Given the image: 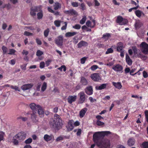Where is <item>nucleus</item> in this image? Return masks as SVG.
<instances>
[{
  "mask_svg": "<svg viewBox=\"0 0 148 148\" xmlns=\"http://www.w3.org/2000/svg\"><path fill=\"white\" fill-rule=\"evenodd\" d=\"M102 133L104 135H108L111 133L109 131L96 132L93 136V141L99 148H110L111 143L109 140L104 139L101 140L102 137Z\"/></svg>",
  "mask_w": 148,
  "mask_h": 148,
  "instance_id": "nucleus-1",
  "label": "nucleus"
},
{
  "mask_svg": "<svg viewBox=\"0 0 148 148\" xmlns=\"http://www.w3.org/2000/svg\"><path fill=\"white\" fill-rule=\"evenodd\" d=\"M51 127L56 130H59L62 127V123L59 115L56 114L54 116V119L50 123Z\"/></svg>",
  "mask_w": 148,
  "mask_h": 148,
  "instance_id": "nucleus-2",
  "label": "nucleus"
},
{
  "mask_svg": "<svg viewBox=\"0 0 148 148\" xmlns=\"http://www.w3.org/2000/svg\"><path fill=\"white\" fill-rule=\"evenodd\" d=\"M41 9H42V6L41 5L32 7L30 9V15L32 16H35L36 15V12L41 10Z\"/></svg>",
  "mask_w": 148,
  "mask_h": 148,
  "instance_id": "nucleus-3",
  "label": "nucleus"
},
{
  "mask_svg": "<svg viewBox=\"0 0 148 148\" xmlns=\"http://www.w3.org/2000/svg\"><path fill=\"white\" fill-rule=\"evenodd\" d=\"M140 46L143 53L145 54H148V44L143 42L140 44Z\"/></svg>",
  "mask_w": 148,
  "mask_h": 148,
  "instance_id": "nucleus-4",
  "label": "nucleus"
},
{
  "mask_svg": "<svg viewBox=\"0 0 148 148\" xmlns=\"http://www.w3.org/2000/svg\"><path fill=\"white\" fill-rule=\"evenodd\" d=\"M116 21L120 25H123L126 24L128 23L127 19L123 18L121 16L117 17Z\"/></svg>",
  "mask_w": 148,
  "mask_h": 148,
  "instance_id": "nucleus-5",
  "label": "nucleus"
},
{
  "mask_svg": "<svg viewBox=\"0 0 148 148\" xmlns=\"http://www.w3.org/2000/svg\"><path fill=\"white\" fill-rule=\"evenodd\" d=\"M26 134L24 132H20L15 136V137L17 138L19 141H21L25 138Z\"/></svg>",
  "mask_w": 148,
  "mask_h": 148,
  "instance_id": "nucleus-6",
  "label": "nucleus"
},
{
  "mask_svg": "<svg viewBox=\"0 0 148 148\" xmlns=\"http://www.w3.org/2000/svg\"><path fill=\"white\" fill-rule=\"evenodd\" d=\"M79 97V103H84L86 99V95L83 92H80L78 94Z\"/></svg>",
  "mask_w": 148,
  "mask_h": 148,
  "instance_id": "nucleus-7",
  "label": "nucleus"
},
{
  "mask_svg": "<svg viewBox=\"0 0 148 148\" xmlns=\"http://www.w3.org/2000/svg\"><path fill=\"white\" fill-rule=\"evenodd\" d=\"M55 42L58 46H61L63 42V36L62 35L58 36L57 39L55 40Z\"/></svg>",
  "mask_w": 148,
  "mask_h": 148,
  "instance_id": "nucleus-8",
  "label": "nucleus"
},
{
  "mask_svg": "<svg viewBox=\"0 0 148 148\" xmlns=\"http://www.w3.org/2000/svg\"><path fill=\"white\" fill-rule=\"evenodd\" d=\"M112 69L117 72L122 73L123 72V67L122 66L119 64L114 65Z\"/></svg>",
  "mask_w": 148,
  "mask_h": 148,
  "instance_id": "nucleus-9",
  "label": "nucleus"
},
{
  "mask_svg": "<svg viewBox=\"0 0 148 148\" xmlns=\"http://www.w3.org/2000/svg\"><path fill=\"white\" fill-rule=\"evenodd\" d=\"M132 49L135 57H142V55L141 52L139 49H137L136 47L135 46L133 47Z\"/></svg>",
  "mask_w": 148,
  "mask_h": 148,
  "instance_id": "nucleus-10",
  "label": "nucleus"
},
{
  "mask_svg": "<svg viewBox=\"0 0 148 148\" xmlns=\"http://www.w3.org/2000/svg\"><path fill=\"white\" fill-rule=\"evenodd\" d=\"M43 138L44 140L47 142L53 141L54 139V137L52 134L50 135L47 134H45Z\"/></svg>",
  "mask_w": 148,
  "mask_h": 148,
  "instance_id": "nucleus-11",
  "label": "nucleus"
},
{
  "mask_svg": "<svg viewBox=\"0 0 148 148\" xmlns=\"http://www.w3.org/2000/svg\"><path fill=\"white\" fill-rule=\"evenodd\" d=\"M32 83L27 84L23 85L21 87V89L23 90H25L30 89L33 86Z\"/></svg>",
  "mask_w": 148,
  "mask_h": 148,
  "instance_id": "nucleus-12",
  "label": "nucleus"
},
{
  "mask_svg": "<svg viewBox=\"0 0 148 148\" xmlns=\"http://www.w3.org/2000/svg\"><path fill=\"white\" fill-rule=\"evenodd\" d=\"M74 121L72 120H70L68 123V125L66 126V128L68 131L72 130L73 128Z\"/></svg>",
  "mask_w": 148,
  "mask_h": 148,
  "instance_id": "nucleus-13",
  "label": "nucleus"
},
{
  "mask_svg": "<svg viewBox=\"0 0 148 148\" xmlns=\"http://www.w3.org/2000/svg\"><path fill=\"white\" fill-rule=\"evenodd\" d=\"M91 79L94 81H98L100 79V77L99 74L97 73L92 74L90 76Z\"/></svg>",
  "mask_w": 148,
  "mask_h": 148,
  "instance_id": "nucleus-14",
  "label": "nucleus"
},
{
  "mask_svg": "<svg viewBox=\"0 0 148 148\" xmlns=\"http://www.w3.org/2000/svg\"><path fill=\"white\" fill-rule=\"evenodd\" d=\"M40 106L39 105H36L34 103H32L29 105V106L31 109L33 111V112H35V111L36 110H37Z\"/></svg>",
  "mask_w": 148,
  "mask_h": 148,
  "instance_id": "nucleus-15",
  "label": "nucleus"
},
{
  "mask_svg": "<svg viewBox=\"0 0 148 148\" xmlns=\"http://www.w3.org/2000/svg\"><path fill=\"white\" fill-rule=\"evenodd\" d=\"M86 93L88 95H90L93 93L92 88L91 86H88L85 89Z\"/></svg>",
  "mask_w": 148,
  "mask_h": 148,
  "instance_id": "nucleus-16",
  "label": "nucleus"
},
{
  "mask_svg": "<svg viewBox=\"0 0 148 148\" xmlns=\"http://www.w3.org/2000/svg\"><path fill=\"white\" fill-rule=\"evenodd\" d=\"M66 14H68L70 15H75L77 16V12L74 10L72 9L66 11L65 12Z\"/></svg>",
  "mask_w": 148,
  "mask_h": 148,
  "instance_id": "nucleus-17",
  "label": "nucleus"
},
{
  "mask_svg": "<svg viewBox=\"0 0 148 148\" xmlns=\"http://www.w3.org/2000/svg\"><path fill=\"white\" fill-rule=\"evenodd\" d=\"M31 118L34 122L36 123L38 121V118L36 114V112H33L31 115Z\"/></svg>",
  "mask_w": 148,
  "mask_h": 148,
  "instance_id": "nucleus-18",
  "label": "nucleus"
},
{
  "mask_svg": "<svg viewBox=\"0 0 148 148\" xmlns=\"http://www.w3.org/2000/svg\"><path fill=\"white\" fill-rule=\"evenodd\" d=\"M77 98V96L75 95L74 96H69L68 97L67 100L68 102L71 103L75 101Z\"/></svg>",
  "mask_w": 148,
  "mask_h": 148,
  "instance_id": "nucleus-19",
  "label": "nucleus"
},
{
  "mask_svg": "<svg viewBox=\"0 0 148 148\" xmlns=\"http://www.w3.org/2000/svg\"><path fill=\"white\" fill-rule=\"evenodd\" d=\"M135 143V140L134 138H129L127 141V145L130 147L133 146Z\"/></svg>",
  "mask_w": 148,
  "mask_h": 148,
  "instance_id": "nucleus-20",
  "label": "nucleus"
},
{
  "mask_svg": "<svg viewBox=\"0 0 148 148\" xmlns=\"http://www.w3.org/2000/svg\"><path fill=\"white\" fill-rule=\"evenodd\" d=\"M95 21L94 20L92 21V22H91L90 21H88L86 23V25L87 26L91 28L93 27L95 25Z\"/></svg>",
  "mask_w": 148,
  "mask_h": 148,
  "instance_id": "nucleus-21",
  "label": "nucleus"
},
{
  "mask_svg": "<svg viewBox=\"0 0 148 148\" xmlns=\"http://www.w3.org/2000/svg\"><path fill=\"white\" fill-rule=\"evenodd\" d=\"M38 110V113L40 117H42L44 115V111L42 108L40 106L37 110Z\"/></svg>",
  "mask_w": 148,
  "mask_h": 148,
  "instance_id": "nucleus-22",
  "label": "nucleus"
},
{
  "mask_svg": "<svg viewBox=\"0 0 148 148\" xmlns=\"http://www.w3.org/2000/svg\"><path fill=\"white\" fill-rule=\"evenodd\" d=\"M87 110V109L85 108L82 109L79 112V116L80 118H82L85 115Z\"/></svg>",
  "mask_w": 148,
  "mask_h": 148,
  "instance_id": "nucleus-23",
  "label": "nucleus"
},
{
  "mask_svg": "<svg viewBox=\"0 0 148 148\" xmlns=\"http://www.w3.org/2000/svg\"><path fill=\"white\" fill-rule=\"evenodd\" d=\"M88 45L87 42L83 41H80L78 44L77 46L78 48H81L82 47H85Z\"/></svg>",
  "mask_w": 148,
  "mask_h": 148,
  "instance_id": "nucleus-24",
  "label": "nucleus"
},
{
  "mask_svg": "<svg viewBox=\"0 0 148 148\" xmlns=\"http://www.w3.org/2000/svg\"><path fill=\"white\" fill-rule=\"evenodd\" d=\"M112 84L117 88L120 89L122 87V85L121 83L120 82H112Z\"/></svg>",
  "mask_w": 148,
  "mask_h": 148,
  "instance_id": "nucleus-25",
  "label": "nucleus"
},
{
  "mask_svg": "<svg viewBox=\"0 0 148 148\" xmlns=\"http://www.w3.org/2000/svg\"><path fill=\"white\" fill-rule=\"evenodd\" d=\"M107 84H103L101 85L100 86H96L95 88L97 90H101L105 88L107 85Z\"/></svg>",
  "mask_w": 148,
  "mask_h": 148,
  "instance_id": "nucleus-26",
  "label": "nucleus"
},
{
  "mask_svg": "<svg viewBox=\"0 0 148 148\" xmlns=\"http://www.w3.org/2000/svg\"><path fill=\"white\" fill-rule=\"evenodd\" d=\"M81 83L83 85H86L88 84V81L86 79L83 77H81V80L80 81Z\"/></svg>",
  "mask_w": 148,
  "mask_h": 148,
  "instance_id": "nucleus-27",
  "label": "nucleus"
},
{
  "mask_svg": "<svg viewBox=\"0 0 148 148\" xmlns=\"http://www.w3.org/2000/svg\"><path fill=\"white\" fill-rule=\"evenodd\" d=\"M77 34V32H67L65 34V36L66 37H70L72 36H74L75 35Z\"/></svg>",
  "mask_w": 148,
  "mask_h": 148,
  "instance_id": "nucleus-28",
  "label": "nucleus"
},
{
  "mask_svg": "<svg viewBox=\"0 0 148 148\" xmlns=\"http://www.w3.org/2000/svg\"><path fill=\"white\" fill-rule=\"evenodd\" d=\"M47 83L45 82H43L41 87V92H43L45 91L47 89Z\"/></svg>",
  "mask_w": 148,
  "mask_h": 148,
  "instance_id": "nucleus-29",
  "label": "nucleus"
},
{
  "mask_svg": "<svg viewBox=\"0 0 148 148\" xmlns=\"http://www.w3.org/2000/svg\"><path fill=\"white\" fill-rule=\"evenodd\" d=\"M135 13L136 16L138 17H140L141 16L145 15L144 13L141 11L137 10L135 11Z\"/></svg>",
  "mask_w": 148,
  "mask_h": 148,
  "instance_id": "nucleus-30",
  "label": "nucleus"
},
{
  "mask_svg": "<svg viewBox=\"0 0 148 148\" xmlns=\"http://www.w3.org/2000/svg\"><path fill=\"white\" fill-rule=\"evenodd\" d=\"M126 60L128 65H130L132 64V60L127 54H126Z\"/></svg>",
  "mask_w": 148,
  "mask_h": 148,
  "instance_id": "nucleus-31",
  "label": "nucleus"
},
{
  "mask_svg": "<svg viewBox=\"0 0 148 148\" xmlns=\"http://www.w3.org/2000/svg\"><path fill=\"white\" fill-rule=\"evenodd\" d=\"M42 9H41V10L40 11H39V12H38L37 14V18L38 19H41L43 17V12L42 10Z\"/></svg>",
  "mask_w": 148,
  "mask_h": 148,
  "instance_id": "nucleus-32",
  "label": "nucleus"
},
{
  "mask_svg": "<svg viewBox=\"0 0 148 148\" xmlns=\"http://www.w3.org/2000/svg\"><path fill=\"white\" fill-rule=\"evenodd\" d=\"M123 46L121 42H119L117 48V50L119 52L122 51Z\"/></svg>",
  "mask_w": 148,
  "mask_h": 148,
  "instance_id": "nucleus-33",
  "label": "nucleus"
},
{
  "mask_svg": "<svg viewBox=\"0 0 148 148\" xmlns=\"http://www.w3.org/2000/svg\"><path fill=\"white\" fill-rule=\"evenodd\" d=\"M61 22L62 21H61L57 20L54 21V23L56 27H60Z\"/></svg>",
  "mask_w": 148,
  "mask_h": 148,
  "instance_id": "nucleus-34",
  "label": "nucleus"
},
{
  "mask_svg": "<svg viewBox=\"0 0 148 148\" xmlns=\"http://www.w3.org/2000/svg\"><path fill=\"white\" fill-rule=\"evenodd\" d=\"M61 4L58 3H55L53 5L54 9L55 10H57L61 8Z\"/></svg>",
  "mask_w": 148,
  "mask_h": 148,
  "instance_id": "nucleus-35",
  "label": "nucleus"
},
{
  "mask_svg": "<svg viewBox=\"0 0 148 148\" xmlns=\"http://www.w3.org/2000/svg\"><path fill=\"white\" fill-rule=\"evenodd\" d=\"M86 20V17L85 16H83L82 18L80 20L79 23L80 24L83 25L84 23Z\"/></svg>",
  "mask_w": 148,
  "mask_h": 148,
  "instance_id": "nucleus-36",
  "label": "nucleus"
},
{
  "mask_svg": "<svg viewBox=\"0 0 148 148\" xmlns=\"http://www.w3.org/2000/svg\"><path fill=\"white\" fill-rule=\"evenodd\" d=\"M19 140L17 139V138H15L14 136L13 138V142L14 145H17L18 144Z\"/></svg>",
  "mask_w": 148,
  "mask_h": 148,
  "instance_id": "nucleus-37",
  "label": "nucleus"
},
{
  "mask_svg": "<svg viewBox=\"0 0 148 148\" xmlns=\"http://www.w3.org/2000/svg\"><path fill=\"white\" fill-rule=\"evenodd\" d=\"M110 36V34L109 33H106L103 35V38L105 39L106 40H108L109 37Z\"/></svg>",
  "mask_w": 148,
  "mask_h": 148,
  "instance_id": "nucleus-38",
  "label": "nucleus"
},
{
  "mask_svg": "<svg viewBox=\"0 0 148 148\" xmlns=\"http://www.w3.org/2000/svg\"><path fill=\"white\" fill-rule=\"evenodd\" d=\"M49 29H48V28H47L46 30H45L44 31V36L45 37H46L48 36L49 34Z\"/></svg>",
  "mask_w": 148,
  "mask_h": 148,
  "instance_id": "nucleus-39",
  "label": "nucleus"
},
{
  "mask_svg": "<svg viewBox=\"0 0 148 148\" xmlns=\"http://www.w3.org/2000/svg\"><path fill=\"white\" fill-rule=\"evenodd\" d=\"M23 34L24 35L27 36H32L33 35V33L26 31H25L24 32Z\"/></svg>",
  "mask_w": 148,
  "mask_h": 148,
  "instance_id": "nucleus-40",
  "label": "nucleus"
},
{
  "mask_svg": "<svg viewBox=\"0 0 148 148\" xmlns=\"http://www.w3.org/2000/svg\"><path fill=\"white\" fill-rule=\"evenodd\" d=\"M17 119L18 120H21L23 121H26L27 119V118L25 117H23L21 116H20L18 117Z\"/></svg>",
  "mask_w": 148,
  "mask_h": 148,
  "instance_id": "nucleus-41",
  "label": "nucleus"
},
{
  "mask_svg": "<svg viewBox=\"0 0 148 148\" xmlns=\"http://www.w3.org/2000/svg\"><path fill=\"white\" fill-rule=\"evenodd\" d=\"M41 86V83H38L36 86V89L37 91H39L40 90V88Z\"/></svg>",
  "mask_w": 148,
  "mask_h": 148,
  "instance_id": "nucleus-42",
  "label": "nucleus"
},
{
  "mask_svg": "<svg viewBox=\"0 0 148 148\" xmlns=\"http://www.w3.org/2000/svg\"><path fill=\"white\" fill-rule=\"evenodd\" d=\"M142 147L143 148H148V142H145L142 144Z\"/></svg>",
  "mask_w": 148,
  "mask_h": 148,
  "instance_id": "nucleus-43",
  "label": "nucleus"
},
{
  "mask_svg": "<svg viewBox=\"0 0 148 148\" xmlns=\"http://www.w3.org/2000/svg\"><path fill=\"white\" fill-rule=\"evenodd\" d=\"M64 138V137L63 136H60L57 137L56 139L57 142H59L63 140Z\"/></svg>",
  "mask_w": 148,
  "mask_h": 148,
  "instance_id": "nucleus-44",
  "label": "nucleus"
},
{
  "mask_svg": "<svg viewBox=\"0 0 148 148\" xmlns=\"http://www.w3.org/2000/svg\"><path fill=\"white\" fill-rule=\"evenodd\" d=\"M63 69V71H65L66 70V66L64 65H62L60 67L58 68V69L60 70L61 71H62Z\"/></svg>",
  "mask_w": 148,
  "mask_h": 148,
  "instance_id": "nucleus-45",
  "label": "nucleus"
},
{
  "mask_svg": "<svg viewBox=\"0 0 148 148\" xmlns=\"http://www.w3.org/2000/svg\"><path fill=\"white\" fill-rule=\"evenodd\" d=\"M81 27V26L79 24H76L75 25L73 26H72L73 28L77 29H80Z\"/></svg>",
  "mask_w": 148,
  "mask_h": 148,
  "instance_id": "nucleus-46",
  "label": "nucleus"
},
{
  "mask_svg": "<svg viewBox=\"0 0 148 148\" xmlns=\"http://www.w3.org/2000/svg\"><path fill=\"white\" fill-rule=\"evenodd\" d=\"M10 87L12 89H14L16 91H20V89H19L18 87L17 86H13L11 85L10 86Z\"/></svg>",
  "mask_w": 148,
  "mask_h": 148,
  "instance_id": "nucleus-47",
  "label": "nucleus"
},
{
  "mask_svg": "<svg viewBox=\"0 0 148 148\" xmlns=\"http://www.w3.org/2000/svg\"><path fill=\"white\" fill-rule=\"evenodd\" d=\"M43 54V52L40 50H38L36 53V55L38 56H40Z\"/></svg>",
  "mask_w": 148,
  "mask_h": 148,
  "instance_id": "nucleus-48",
  "label": "nucleus"
},
{
  "mask_svg": "<svg viewBox=\"0 0 148 148\" xmlns=\"http://www.w3.org/2000/svg\"><path fill=\"white\" fill-rule=\"evenodd\" d=\"M5 135V133L3 132H0V141L3 140V137Z\"/></svg>",
  "mask_w": 148,
  "mask_h": 148,
  "instance_id": "nucleus-49",
  "label": "nucleus"
},
{
  "mask_svg": "<svg viewBox=\"0 0 148 148\" xmlns=\"http://www.w3.org/2000/svg\"><path fill=\"white\" fill-rule=\"evenodd\" d=\"M64 25L61 28V29L62 30H64L66 29L67 25V23L66 22H64Z\"/></svg>",
  "mask_w": 148,
  "mask_h": 148,
  "instance_id": "nucleus-50",
  "label": "nucleus"
},
{
  "mask_svg": "<svg viewBox=\"0 0 148 148\" xmlns=\"http://www.w3.org/2000/svg\"><path fill=\"white\" fill-rule=\"evenodd\" d=\"M9 53H8L9 54L12 55L14 54L16 51L13 49H10L9 50Z\"/></svg>",
  "mask_w": 148,
  "mask_h": 148,
  "instance_id": "nucleus-51",
  "label": "nucleus"
},
{
  "mask_svg": "<svg viewBox=\"0 0 148 148\" xmlns=\"http://www.w3.org/2000/svg\"><path fill=\"white\" fill-rule=\"evenodd\" d=\"M98 68V66L96 65H93L90 67V69L92 71H95Z\"/></svg>",
  "mask_w": 148,
  "mask_h": 148,
  "instance_id": "nucleus-52",
  "label": "nucleus"
},
{
  "mask_svg": "<svg viewBox=\"0 0 148 148\" xmlns=\"http://www.w3.org/2000/svg\"><path fill=\"white\" fill-rule=\"evenodd\" d=\"M145 113L146 121L148 123V110H146Z\"/></svg>",
  "mask_w": 148,
  "mask_h": 148,
  "instance_id": "nucleus-53",
  "label": "nucleus"
},
{
  "mask_svg": "<svg viewBox=\"0 0 148 148\" xmlns=\"http://www.w3.org/2000/svg\"><path fill=\"white\" fill-rule=\"evenodd\" d=\"M96 124L99 126H101L103 125L104 124V123L103 122H102L98 120L96 122Z\"/></svg>",
  "mask_w": 148,
  "mask_h": 148,
  "instance_id": "nucleus-54",
  "label": "nucleus"
},
{
  "mask_svg": "<svg viewBox=\"0 0 148 148\" xmlns=\"http://www.w3.org/2000/svg\"><path fill=\"white\" fill-rule=\"evenodd\" d=\"M32 142V139L31 138H29L25 141V143L26 144H29Z\"/></svg>",
  "mask_w": 148,
  "mask_h": 148,
  "instance_id": "nucleus-55",
  "label": "nucleus"
},
{
  "mask_svg": "<svg viewBox=\"0 0 148 148\" xmlns=\"http://www.w3.org/2000/svg\"><path fill=\"white\" fill-rule=\"evenodd\" d=\"M45 66V63L44 62H41L40 64V67L41 69L43 68Z\"/></svg>",
  "mask_w": 148,
  "mask_h": 148,
  "instance_id": "nucleus-56",
  "label": "nucleus"
},
{
  "mask_svg": "<svg viewBox=\"0 0 148 148\" xmlns=\"http://www.w3.org/2000/svg\"><path fill=\"white\" fill-rule=\"evenodd\" d=\"M113 52V50L112 49L110 48L107 50V51L106 52V54H108L112 53Z\"/></svg>",
  "mask_w": 148,
  "mask_h": 148,
  "instance_id": "nucleus-57",
  "label": "nucleus"
},
{
  "mask_svg": "<svg viewBox=\"0 0 148 148\" xmlns=\"http://www.w3.org/2000/svg\"><path fill=\"white\" fill-rule=\"evenodd\" d=\"M51 61L52 60L50 59L47 60V61L45 62V64L46 65V66H48L49 65Z\"/></svg>",
  "mask_w": 148,
  "mask_h": 148,
  "instance_id": "nucleus-58",
  "label": "nucleus"
},
{
  "mask_svg": "<svg viewBox=\"0 0 148 148\" xmlns=\"http://www.w3.org/2000/svg\"><path fill=\"white\" fill-rule=\"evenodd\" d=\"M86 58L85 57H83L81 59V63L82 64H84L85 63Z\"/></svg>",
  "mask_w": 148,
  "mask_h": 148,
  "instance_id": "nucleus-59",
  "label": "nucleus"
},
{
  "mask_svg": "<svg viewBox=\"0 0 148 148\" xmlns=\"http://www.w3.org/2000/svg\"><path fill=\"white\" fill-rule=\"evenodd\" d=\"M29 29L32 30H35L34 28L31 26L25 27L24 28L25 29Z\"/></svg>",
  "mask_w": 148,
  "mask_h": 148,
  "instance_id": "nucleus-60",
  "label": "nucleus"
},
{
  "mask_svg": "<svg viewBox=\"0 0 148 148\" xmlns=\"http://www.w3.org/2000/svg\"><path fill=\"white\" fill-rule=\"evenodd\" d=\"M136 70V69H135V68L132 69L131 70L130 72V75H135L134 74V73L133 74V73Z\"/></svg>",
  "mask_w": 148,
  "mask_h": 148,
  "instance_id": "nucleus-61",
  "label": "nucleus"
},
{
  "mask_svg": "<svg viewBox=\"0 0 148 148\" xmlns=\"http://www.w3.org/2000/svg\"><path fill=\"white\" fill-rule=\"evenodd\" d=\"M2 49L3 51L4 54L6 53L7 52V48L6 47L3 46L2 47Z\"/></svg>",
  "mask_w": 148,
  "mask_h": 148,
  "instance_id": "nucleus-62",
  "label": "nucleus"
},
{
  "mask_svg": "<svg viewBox=\"0 0 148 148\" xmlns=\"http://www.w3.org/2000/svg\"><path fill=\"white\" fill-rule=\"evenodd\" d=\"M89 99L91 102L93 103L96 101V99H93L92 97H90Z\"/></svg>",
  "mask_w": 148,
  "mask_h": 148,
  "instance_id": "nucleus-63",
  "label": "nucleus"
},
{
  "mask_svg": "<svg viewBox=\"0 0 148 148\" xmlns=\"http://www.w3.org/2000/svg\"><path fill=\"white\" fill-rule=\"evenodd\" d=\"M71 5L74 7H77L78 5V3L75 2H72L71 3Z\"/></svg>",
  "mask_w": 148,
  "mask_h": 148,
  "instance_id": "nucleus-64",
  "label": "nucleus"
}]
</instances>
